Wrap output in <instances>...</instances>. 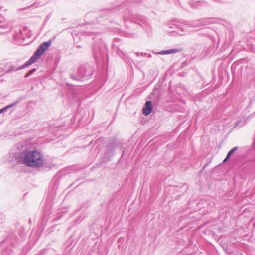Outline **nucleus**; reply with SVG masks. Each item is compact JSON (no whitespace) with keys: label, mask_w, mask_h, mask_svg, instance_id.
Masks as SVG:
<instances>
[{"label":"nucleus","mask_w":255,"mask_h":255,"mask_svg":"<svg viewBox=\"0 0 255 255\" xmlns=\"http://www.w3.org/2000/svg\"><path fill=\"white\" fill-rule=\"evenodd\" d=\"M93 73V70L91 66L87 64L81 65L78 69L77 75L71 74L70 77L74 80L82 81L90 77Z\"/></svg>","instance_id":"nucleus-6"},{"label":"nucleus","mask_w":255,"mask_h":255,"mask_svg":"<svg viewBox=\"0 0 255 255\" xmlns=\"http://www.w3.org/2000/svg\"><path fill=\"white\" fill-rule=\"evenodd\" d=\"M84 36L91 37L94 42L91 46V49L94 58L96 61H100L107 57L108 50L105 43L101 40V36L99 32L85 31Z\"/></svg>","instance_id":"nucleus-3"},{"label":"nucleus","mask_w":255,"mask_h":255,"mask_svg":"<svg viewBox=\"0 0 255 255\" xmlns=\"http://www.w3.org/2000/svg\"><path fill=\"white\" fill-rule=\"evenodd\" d=\"M146 57H147L148 58H151L152 57V55L150 54H148L147 53V55Z\"/></svg>","instance_id":"nucleus-22"},{"label":"nucleus","mask_w":255,"mask_h":255,"mask_svg":"<svg viewBox=\"0 0 255 255\" xmlns=\"http://www.w3.org/2000/svg\"><path fill=\"white\" fill-rule=\"evenodd\" d=\"M238 149V147H235L234 148H233L231 150H230L228 153H227V155L228 156H229L230 157H231V156L237 150V149Z\"/></svg>","instance_id":"nucleus-14"},{"label":"nucleus","mask_w":255,"mask_h":255,"mask_svg":"<svg viewBox=\"0 0 255 255\" xmlns=\"http://www.w3.org/2000/svg\"><path fill=\"white\" fill-rule=\"evenodd\" d=\"M15 161L18 164L37 169L43 167L44 156L37 150H26L14 155Z\"/></svg>","instance_id":"nucleus-1"},{"label":"nucleus","mask_w":255,"mask_h":255,"mask_svg":"<svg viewBox=\"0 0 255 255\" xmlns=\"http://www.w3.org/2000/svg\"><path fill=\"white\" fill-rule=\"evenodd\" d=\"M125 36H126L127 37H129V38H131L133 37V34L132 33H128L126 34Z\"/></svg>","instance_id":"nucleus-17"},{"label":"nucleus","mask_w":255,"mask_h":255,"mask_svg":"<svg viewBox=\"0 0 255 255\" xmlns=\"http://www.w3.org/2000/svg\"><path fill=\"white\" fill-rule=\"evenodd\" d=\"M182 51V48H175L172 49H170L165 50H162L160 52H155L153 51V53L156 55H168L171 54H175L177 53L180 52Z\"/></svg>","instance_id":"nucleus-8"},{"label":"nucleus","mask_w":255,"mask_h":255,"mask_svg":"<svg viewBox=\"0 0 255 255\" xmlns=\"http://www.w3.org/2000/svg\"><path fill=\"white\" fill-rule=\"evenodd\" d=\"M238 123H237L235 126H236L238 125Z\"/></svg>","instance_id":"nucleus-29"},{"label":"nucleus","mask_w":255,"mask_h":255,"mask_svg":"<svg viewBox=\"0 0 255 255\" xmlns=\"http://www.w3.org/2000/svg\"><path fill=\"white\" fill-rule=\"evenodd\" d=\"M9 27L8 24L5 21L4 18L0 15V28L6 29Z\"/></svg>","instance_id":"nucleus-11"},{"label":"nucleus","mask_w":255,"mask_h":255,"mask_svg":"<svg viewBox=\"0 0 255 255\" xmlns=\"http://www.w3.org/2000/svg\"><path fill=\"white\" fill-rule=\"evenodd\" d=\"M3 112H3V110L2 109V108L0 109V114Z\"/></svg>","instance_id":"nucleus-24"},{"label":"nucleus","mask_w":255,"mask_h":255,"mask_svg":"<svg viewBox=\"0 0 255 255\" xmlns=\"http://www.w3.org/2000/svg\"><path fill=\"white\" fill-rule=\"evenodd\" d=\"M134 54H135L136 55V56H137V57H138V56H141V55H140V53H139V52H135Z\"/></svg>","instance_id":"nucleus-21"},{"label":"nucleus","mask_w":255,"mask_h":255,"mask_svg":"<svg viewBox=\"0 0 255 255\" xmlns=\"http://www.w3.org/2000/svg\"><path fill=\"white\" fill-rule=\"evenodd\" d=\"M36 68H33L31 70L29 71L26 74L25 77L26 78L30 76L35 71H36Z\"/></svg>","instance_id":"nucleus-15"},{"label":"nucleus","mask_w":255,"mask_h":255,"mask_svg":"<svg viewBox=\"0 0 255 255\" xmlns=\"http://www.w3.org/2000/svg\"><path fill=\"white\" fill-rule=\"evenodd\" d=\"M128 3L124 2L121 6L124 9L123 12V20L126 26L128 28L131 27L137 28L141 27L145 29L148 30L150 28L149 23L147 18L142 15H136L133 14L132 5H127Z\"/></svg>","instance_id":"nucleus-2"},{"label":"nucleus","mask_w":255,"mask_h":255,"mask_svg":"<svg viewBox=\"0 0 255 255\" xmlns=\"http://www.w3.org/2000/svg\"><path fill=\"white\" fill-rule=\"evenodd\" d=\"M85 20L87 24L86 28L88 30L92 27L97 28V23L100 22L98 20V15L95 13H89L85 16Z\"/></svg>","instance_id":"nucleus-7"},{"label":"nucleus","mask_w":255,"mask_h":255,"mask_svg":"<svg viewBox=\"0 0 255 255\" xmlns=\"http://www.w3.org/2000/svg\"><path fill=\"white\" fill-rule=\"evenodd\" d=\"M19 102V101H16L15 102H14L13 103H11L10 104H9L8 105L3 107L2 108V109L3 110V112H5V111H6L7 109H9V108H11L12 107H13V106H14L16 104H17Z\"/></svg>","instance_id":"nucleus-13"},{"label":"nucleus","mask_w":255,"mask_h":255,"mask_svg":"<svg viewBox=\"0 0 255 255\" xmlns=\"http://www.w3.org/2000/svg\"><path fill=\"white\" fill-rule=\"evenodd\" d=\"M76 47H77V48H81V47H82V46H80V45H76Z\"/></svg>","instance_id":"nucleus-25"},{"label":"nucleus","mask_w":255,"mask_h":255,"mask_svg":"<svg viewBox=\"0 0 255 255\" xmlns=\"http://www.w3.org/2000/svg\"><path fill=\"white\" fill-rule=\"evenodd\" d=\"M147 55V53H145V52H141L140 53V55H141V56H142V57H146Z\"/></svg>","instance_id":"nucleus-18"},{"label":"nucleus","mask_w":255,"mask_h":255,"mask_svg":"<svg viewBox=\"0 0 255 255\" xmlns=\"http://www.w3.org/2000/svg\"><path fill=\"white\" fill-rule=\"evenodd\" d=\"M14 38L15 39L16 38V36L15 35L14 36Z\"/></svg>","instance_id":"nucleus-28"},{"label":"nucleus","mask_w":255,"mask_h":255,"mask_svg":"<svg viewBox=\"0 0 255 255\" xmlns=\"http://www.w3.org/2000/svg\"><path fill=\"white\" fill-rule=\"evenodd\" d=\"M211 23L210 18L201 19L187 24L184 26H181L176 22H173L166 25L164 27V30L168 33H173V35L182 36L189 33L188 29L189 27L196 28Z\"/></svg>","instance_id":"nucleus-4"},{"label":"nucleus","mask_w":255,"mask_h":255,"mask_svg":"<svg viewBox=\"0 0 255 255\" xmlns=\"http://www.w3.org/2000/svg\"><path fill=\"white\" fill-rule=\"evenodd\" d=\"M3 112H3V110L2 109V108L0 109V114Z\"/></svg>","instance_id":"nucleus-23"},{"label":"nucleus","mask_w":255,"mask_h":255,"mask_svg":"<svg viewBox=\"0 0 255 255\" xmlns=\"http://www.w3.org/2000/svg\"><path fill=\"white\" fill-rule=\"evenodd\" d=\"M229 158L230 157L227 155L226 157L223 160V163H225L226 162H227L229 160Z\"/></svg>","instance_id":"nucleus-19"},{"label":"nucleus","mask_w":255,"mask_h":255,"mask_svg":"<svg viewBox=\"0 0 255 255\" xmlns=\"http://www.w3.org/2000/svg\"><path fill=\"white\" fill-rule=\"evenodd\" d=\"M19 102V101H16L15 102H14L13 103H11L10 104H9L8 105L3 107L2 108V109L3 110V112H5V111H6L7 109H9V108H11L12 107H13V106H14L16 104H17Z\"/></svg>","instance_id":"nucleus-12"},{"label":"nucleus","mask_w":255,"mask_h":255,"mask_svg":"<svg viewBox=\"0 0 255 255\" xmlns=\"http://www.w3.org/2000/svg\"><path fill=\"white\" fill-rule=\"evenodd\" d=\"M78 38V36H76L75 37H74V40L76 41V38Z\"/></svg>","instance_id":"nucleus-27"},{"label":"nucleus","mask_w":255,"mask_h":255,"mask_svg":"<svg viewBox=\"0 0 255 255\" xmlns=\"http://www.w3.org/2000/svg\"><path fill=\"white\" fill-rule=\"evenodd\" d=\"M189 4L192 7L197 8L198 7L205 6L206 5V3L203 0H201V1L192 0V1H190L189 2Z\"/></svg>","instance_id":"nucleus-10"},{"label":"nucleus","mask_w":255,"mask_h":255,"mask_svg":"<svg viewBox=\"0 0 255 255\" xmlns=\"http://www.w3.org/2000/svg\"><path fill=\"white\" fill-rule=\"evenodd\" d=\"M109 17V15L107 14L103 15V25L107 24V18Z\"/></svg>","instance_id":"nucleus-16"},{"label":"nucleus","mask_w":255,"mask_h":255,"mask_svg":"<svg viewBox=\"0 0 255 255\" xmlns=\"http://www.w3.org/2000/svg\"><path fill=\"white\" fill-rule=\"evenodd\" d=\"M125 61H126L127 62H129V60L128 59H125Z\"/></svg>","instance_id":"nucleus-26"},{"label":"nucleus","mask_w":255,"mask_h":255,"mask_svg":"<svg viewBox=\"0 0 255 255\" xmlns=\"http://www.w3.org/2000/svg\"><path fill=\"white\" fill-rule=\"evenodd\" d=\"M152 110V104L150 101L146 102L144 107L143 108L142 112L145 115L150 114Z\"/></svg>","instance_id":"nucleus-9"},{"label":"nucleus","mask_w":255,"mask_h":255,"mask_svg":"<svg viewBox=\"0 0 255 255\" xmlns=\"http://www.w3.org/2000/svg\"><path fill=\"white\" fill-rule=\"evenodd\" d=\"M51 42L50 40L41 43L38 48L36 50L34 54L30 57V58L24 64L19 66L17 68H15L14 67L11 68L13 71H18L24 69L30 65L32 64L36 61V60L41 56L45 50L51 45Z\"/></svg>","instance_id":"nucleus-5"},{"label":"nucleus","mask_w":255,"mask_h":255,"mask_svg":"<svg viewBox=\"0 0 255 255\" xmlns=\"http://www.w3.org/2000/svg\"><path fill=\"white\" fill-rule=\"evenodd\" d=\"M119 41V39H118V38H115V39H114L113 47H114V46H115V43L116 42H118V41Z\"/></svg>","instance_id":"nucleus-20"}]
</instances>
